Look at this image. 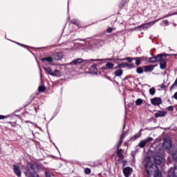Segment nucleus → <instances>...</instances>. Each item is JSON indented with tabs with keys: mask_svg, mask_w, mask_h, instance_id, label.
<instances>
[{
	"mask_svg": "<svg viewBox=\"0 0 177 177\" xmlns=\"http://www.w3.org/2000/svg\"><path fill=\"white\" fill-rule=\"evenodd\" d=\"M151 159L150 156H147L145 160L146 172L147 177H151V174L150 172H153V169H154V177H162L161 171L158 169V167L156 164H151L150 162Z\"/></svg>",
	"mask_w": 177,
	"mask_h": 177,
	"instance_id": "nucleus-1",
	"label": "nucleus"
},
{
	"mask_svg": "<svg viewBox=\"0 0 177 177\" xmlns=\"http://www.w3.org/2000/svg\"><path fill=\"white\" fill-rule=\"evenodd\" d=\"M37 167L36 164L28 163V165L24 167V174L28 177H39V175L35 172L34 170Z\"/></svg>",
	"mask_w": 177,
	"mask_h": 177,
	"instance_id": "nucleus-2",
	"label": "nucleus"
},
{
	"mask_svg": "<svg viewBox=\"0 0 177 177\" xmlns=\"http://www.w3.org/2000/svg\"><path fill=\"white\" fill-rule=\"evenodd\" d=\"M172 15L173 14L169 15L163 17H162L160 19H156L154 21L148 22L147 24H144L140 26L139 28H141V30H147L148 28H150L152 26H154V24H156V23L160 21V20H162V19H165L166 17H169V16H172Z\"/></svg>",
	"mask_w": 177,
	"mask_h": 177,
	"instance_id": "nucleus-3",
	"label": "nucleus"
},
{
	"mask_svg": "<svg viewBox=\"0 0 177 177\" xmlns=\"http://www.w3.org/2000/svg\"><path fill=\"white\" fill-rule=\"evenodd\" d=\"M103 59H86V60H84L82 58H78L77 59H74L73 61H72L69 64L71 65H73V66H78V64H81V63H91V62H101Z\"/></svg>",
	"mask_w": 177,
	"mask_h": 177,
	"instance_id": "nucleus-4",
	"label": "nucleus"
},
{
	"mask_svg": "<svg viewBox=\"0 0 177 177\" xmlns=\"http://www.w3.org/2000/svg\"><path fill=\"white\" fill-rule=\"evenodd\" d=\"M163 147L169 150L172 147V140L171 138L167 137L164 138Z\"/></svg>",
	"mask_w": 177,
	"mask_h": 177,
	"instance_id": "nucleus-5",
	"label": "nucleus"
},
{
	"mask_svg": "<svg viewBox=\"0 0 177 177\" xmlns=\"http://www.w3.org/2000/svg\"><path fill=\"white\" fill-rule=\"evenodd\" d=\"M149 142H153V138L149 137V138H146L145 140H143L141 142H140L139 147H140L141 149H143V147H145V146H146V145H147V143H149Z\"/></svg>",
	"mask_w": 177,
	"mask_h": 177,
	"instance_id": "nucleus-6",
	"label": "nucleus"
},
{
	"mask_svg": "<svg viewBox=\"0 0 177 177\" xmlns=\"http://www.w3.org/2000/svg\"><path fill=\"white\" fill-rule=\"evenodd\" d=\"M13 171L17 177H21V169L20 168V167H19L16 165H13Z\"/></svg>",
	"mask_w": 177,
	"mask_h": 177,
	"instance_id": "nucleus-7",
	"label": "nucleus"
},
{
	"mask_svg": "<svg viewBox=\"0 0 177 177\" xmlns=\"http://www.w3.org/2000/svg\"><path fill=\"white\" fill-rule=\"evenodd\" d=\"M153 161L155 164H157V165H160L162 163V161H164V159L160 155H156L153 157Z\"/></svg>",
	"mask_w": 177,
	"mask_h": 177,
	"instance_id": "nucleus-8",
	"label": "nucleus"
},
{
	"mask_svg": "<svg viewBox=\"0 0 177 177\" xmlns=\"http://www.w3.org/2000/svg\"><path fill=\"white\" fill-rule=\"evenodd\" d=\"M151 103L153 106H160V104H161V103H162L161 98H160V97L152 98V99H151Z\"/></svg>",
	"mask_w": 177,
	"mask_h": 177,
	"instance_id": "nucleus-9",
	"label": "nucleus"
},
{
	"mask_svg": "<svg viewBox=\"0 0 177 177\" xmlns=\"http://www.w3.org/2000/svg\"><path fill=\"white\" fill-rule=\"evenodd\" d=\"M123 174L125 177L131 176V174H132V168L126 167V168L123 169Z\"/></svg>",
	"mask_w": 177,
	"mask_h": 177,
	"instance_id": "nucleus-10",
	"label": "nucleus"
},
{
	"mask_svg": "<svg viewBox=\"0 0 177 177\" xmlns=\"http://www.w3.org/2000/svg\"><path fill=\"white\" fill-rule=\"evenodd\" d=\"M156 118H158L160 117H165L167 115V111H158L156 113H154Z\"/></svg>",
	"mask_w": 177,
	"mask_h": 177,
	"instance_id": "nucleus-11",
	"label": "nucleus"
},
{
	"mask_svg": "<svg viewBox=\"0 0 177 177\" xmlns=\"http://www.w3.org/2000/svg\"><path fill=\"white\" fill-rule=\"evenodd\" d=\"M134 59H136V66L140 65L142 62L147 61V58L146 57H136Z\"/></svg>",
	"mask_w": 177,
	"mask_h": 177,
	"instance_id": "nucleus-12",
	"label": "nucleus"
},
{
	"mask_svg": "<svg viewBox=\"0 0 177 177\" xmlns=\"http://www.w3.org/2000/svg\"><path fill=\"white\" fill-rule=\"evenodd\" d=\"M54 60H62L63 59V54L62 53H55L53 55Z\"/></svg>",
	"mask_w": 177,
	"mask_h": 177,
	"instance_id": "nucleus-13",
	"label": "nucleus"
},
{
	"mask_svg": "<svg viewBox=\"0 0 177 177\" xmlns=\"http://www.w3.org/2000/svg\"><path fill=\"white\" fill-rule=\"evenodd\" d=\"M89 73L90 74H97V68H96V66H91L89 68Z\"/></svg>",
	"mask_w": 177,
	"mask_h": 177,
	"instance_id": "nucleus-14",
	"label": "nucleus"
},
{
	"mask_svg": "<svg viewBox=\"0 0 177 177\" xmlns=\"http://www.w3.org/2000/svg\"><path fill=\"white\" fill-rule=\"evenodd\" d=\"M144 71L145 73H147L149 71H153L154 70V66L153 65H149V66H144Z\"/></svg>",
	"mask_w": 177,
	"mask_h": 177,
	"instance_id": "nucleus-15",
	"label": "nucleus"
},
{
	"mask_svg": "<svg viewBox=\"0 0 177 177\" xmlns=\"http://www.w3.org/2000/svg\"><path fill=\"white\" fill-rule=\"evenodd\" d=\"M164 56H165V53L159 54V55L155 56V59L156 60V62H160L162 60H163L164 58H162V57H164Z\"/></svg>",
	"mask_w": 177,
	"mask_h": 177,
	"instance_id": "nucleus-16",
	"label": "nucleus"
},
{
	"mask_svg": "<svg viewBox=\"0 0 177 177\" xmlns=\"http://www.w3.org/2000/svg\"><path fill=\"white\" fill-rule=\"evenodd\" d=\"M160 67L161 70H165V68L167 67V61L165 59H163L160 62Z\"/></svg>",
	"mask_w": 177,
	"mask_h": 177,
	"instance_id": "nucleus-17",
	"label": "nucleus"
},
{
	"mask_svg": "<svg viewBox=\"0 0 177 177\" xmlns=\"http://www.w3.org/2000/svg\"><path fill=\"white\" fill-rule=\"evenodd\" d=\"M114 68V64L108 62L106 64L105 67L102 68V69L106 70V68H108L109 70H111V68Z\"/></svg>",
	"mask_w": 177,
	"mask_h": 177,
	"instance_id": "nucleus-18",
	"label": "nucleus"
},
{
	"mask_svg": "<svg viewBox=\"0 0 177 177\" xmlns=\"http://www.w3.org/2000/svg\"><path fill=\"white\" fill-rule=\"evenodd\" d=\"M41 62H48V63H52V62H53V58L51 57H46V58H42L41 59Z\"/></svg>",
	"mask_w": 177,
	"mask_h": 177,
	"instance_id": "nucleus-19",
	"label": "nucleus"
},
{
	"mask_svg": "<svg viewBox=\"0 0 177 177\" xmlns=\"http://www.w3.org/2000/svg\"><path fill=\"white\" fill-rule=\"evenodd\" d=\"M62 73L59 70H55L54 73L53 72L52 77H61Z\"/></svg>",
	"mask_w": 177,
	"mask_h": 177,
	"instance_id": "nucleus-20",
	"label": "nucleus"
},
{
	"mask_svg": "<svg viewBox=\"0 0 177 177\" xmlns=\"http://www.w3.org/2000/svg\"><path fill=\"white\" fill-rule=\"evenodd\" d=\"M122 69H119L115 71L114 74L116 77H121V75H122Z\"/></svg>",
	"mask_w": 177,
	"mask_h": 177,
	"instance_id": "nucleus-21",
	"label": "nucleus"
},
{
	"mask_svg": "<svg viewBox=\"0 0 177 177\" xmlns=\"http://www.w3.org/2000/svg\"><path fill=\"white\" fill-rule=\"evenodd\" d=\"M128 66H129V65H128V63H127V62H123V63H122V64H118V68H125V67H127Z\"/></svg>",
	"mask_w": 177,
	"mask_h": 177,
	"instance_id": "nucleus-22",
	"label": "nucleus"
},
{
	"mask_svg": "<svg viewBox=\"0 0 177 177\" xmlns=\"http://www.w3.org/2000/svg\"><path fill=\"white\" fill-rule=\"evenodd\" d=\"M44 70L46 73H48L50 75H53V71H52V69L50 68H44Z\"/></svg>",
	"mask_w": 177,
	"mask_h": 177,
	"instance_id": "nucleus-23",
	"label": "nucleus"
},
{
	"mask_svg": "<svg viewBox=\"0 0 177 177\" xmlns=\"http://www.w3.org/2000/svg\"><path fill=\"white\" fill-rule=\"evenodd\" d=\"M117 154L119 158H124V155H122V149H118L117 151Z\"/></svg>",
	"mask_w": 177,
	"mask_h": 177,
	"instance_id": "nucleus-24",
	"label": "nucleus"
},
{
	"mask_svg": "<svg viewBox=\"0 0 177 177\" xmlns=\"http://www.w3.org/2000/svg\"><path fill=\"white\" fill-rule=\"evenodd\" d=\"M149 94L151 95V96H154V95H156V88L154 87H151L149 89Z\"/></svg>",
	"mask_w": 177,
	"mask_h": 177,
	"instance_id": "nucleus-25",
	"label": "nucleus"
},
{
	"mask_svg": "<svg viewBox=\"0 0 177 177\" xmlns=\"http://www.w3.org/2000/svg\"><path fill=\"white\" fill-rule=\"evenodd\" d=\"M143 103V100L138 98L136 101V106H140V104H142Z\"/></svg>",
	"mask_w": 177,
	"mask_h": 177,
	"instance_id": "nucleus-26",
	"label": "nucleus"
},
{
	"mask_svg": "<svg viewBox=\"0 0 177 177\" xmlns=\"http://www.w3.org/2000/svg\"><path fill=\"white\" fill-rule=\"evenodd\" d=\"M173 176L177 177V165H175L174 171H173Z\"/></svg>",
	"mask_w": 177,
	"mask_h": 177,
	"instance_id": "nucleus-27",
	"label": "nucleus"
},
{
	"mask_svg": "<svg viewBox=\"0 0 177 177\" xmlns=\"http://www.w3.org/2000/svg\"><path fill=\"white\" fill-rule=\"evenodd\" d=\"M172 158H173L174 161H176V162H177V151L174 152L172 153Z\"/></svg>",
	"mask_w": 177,
	"mask_h": 177,
	"instance_id": "nucleus-28",
	"label": "nucleus"
},
{
	"mask_svg": "<svg viewBox=\"0 0 177 177\" xmlns=\"http://www.w3.org/2000/svg\"><path fill=\"white\" fill-rule=\"evenodd\" d=\"M140 134H136L131 138V140H136L138 138H140Z\"/></svg>",
	"mask_w": 177,
	"mask_h": 177,
	"instance_id": "nucleus-29",
	"label": "nucleus"
},
{
	"mask_svg": "<svg viewBox=\"0 0 177 177\" xmlns=\"http://www.w3.org/2000/svg\"><path fill=\"white\" fill-rule=\"evenodd\" d=\"M71 23L72 24H75V26H78V24H80V22L78 21V20L77 19H73Z\"/></svg>",
	"mask_w": 177,
	"mask_h": 177,
	"instance_id": "nucleus-30",
	"label": "nucleus"
},
{
	"mask_svg": "<svg viewBox=\"0 0 177 177\" xmlns=\"http://www.w3.org/2000/svg\"><path fill=\"white\" fill-rule=\"evenodd\" d=\"M38 90L39 92H45V86H39Z\"/></svg>",
	"mask_w": 177,
	"mask_h": 177,
	"instance_id": "nucleus-31",
	"label": "nucleus"
},
{
	"mask_svg": "<svg viewBox=\"0 0 177 177\" xmlns=\"http://www.w3.org/2000/svg\"><path fill=\"white\" fill-rule=\"evenodd\" d=\"M138 74H142L143 73V68L139 67L137 68Z\"/></svg>",
	"mask_w": 177,
	"mask_h": 177,
	"instance_id": "nucleus-32",
	"label": "nucleus"
},
{
	"mask_svg": "<svg viewBox=\"0 0 177 177\" xmlns=\"http://www.w3.org/2000/svg\"><path fill=\"white\" fill-rule=\"evenodd\" d=\"M149 62L151 63H156V62H157L156 60V57H153L149 58Z\"/></svg>",
	"mask_w": 177,
	"mask_h": 177,
	"instance_id": "nucleus-33",
	"label": "nucleus"
},
{
	"mask_svg": "<svg viewBox=\"0 0 177 177\" xmlns=\"http://www.w3.org/2000/svg\"><path fill=\"white\" fill-rule=\"evenodd\" d=\"M84 172L86 175H89L91 174V169L89 168H86L84 170Z\"/></svg>",
	"mask_w": 177,
	"mask_h": 177,
	"instance_id": "nucleus-34",
	"label": "nucleus"
},
{
	"mask_svg": "<svg viewBox=\"0 0 177 177\" xmlns=\"http://www.w3.org/2000/svg\"><path fill=\"white\" fill-rule=\"evenodd\" d=\"M121 145H122V140H120L118 143L116 145L117 149H120V147L121 146Z\"/></svg>",
	"mask_w": 177,
	"mask_h": 177,
	"instance_id": "nucleus-35",
	"label": "nucleus"
},
{
	"mask_svg": "<svg viewBox=\"0 0 177 177\" xmlns=\"http://www.w3.org/2000/svg\"><path fill=\"white\" fill-rule=\"evenodd\" d=\"M125 136H127V134L125 133H123L120 136V140H124V139H125Z\"/></svg>",
	"mask_w": 177,
	"mask_h": 177,
	"instance_id": "nucleus-36",
	"label": "nucleus"
},
{
	"mask_svg": "<svg viewBox=\"0 0 177 177\" xmlns=\"http://www.w3.org/2000/svg\"><path fill=\"white\" fill-rule=\"evenodd\" d=\"M106 32H107L109 34L113 32V28H108V29L106 30Z\"/></svg>",
	"mask_w": 177,
	"mask_h": 177,
	"instance_id": "nucleus-37",
	"label": "nucleus"
},
{
	"mask_svg": "<svg viewBox=\"0 0 177 177\" xmlns=\"http://www.w3.org/2000/svg\"><path fill=\"white\" fill-rule=\"evenodd\" d=\"M15 44H17V45H19V46H23L24 48H26L27 47V46H26L24 44H20L19 42H15Z\"/></svg>",
	"mask_w": 177,
	"mask_h": 177,
	"instance_id": "nucleus-38",
	"label": "nucleus"
},
{
	"mask_svg": "<svg viewBox=\"0 0 177 177\" xmlns=\"http://www.w3.org/2000/svg\"><path fill=\"white\" fill-rule=\"evenodd\" d=\"M103 59H95V60H102ZM104 60H113L112 58H108L106 59H103L102 62H104Z\"/></svg>",
	"mask_w": 177,
	"mask_h": 177,
	"instance_id": "nucleus-39",
	"label": "nucleus"
},
{
	"mask_svg": "<svg viewBox=\"0 0 177 177\" xmlns=\"http://www.w3.org/2000/svg\"><path fill=\"white\" fill-rule=\"evenodd\" d=\"M159 86H160V89H165V84H160Z\"/></svg>",
	"mask_w": 177,
	"mask_h": 177,
	"instance_id": "nucleus-40",
	"label": "nucleus"
},
{
	"mask_svg": "<svg viewBox=\"0 0 177 177\" xmlns=\"http://www.w3.org/2000/svg\"><path fill=\"white\" fill-rule=\"evenodd\" d=\"M5 118H8L7 116L0 115V120H5Z\"/></svg>",
	"mask_w": 177,
	"mask_h": 177,
	"instance_id": "nucleus-41",
	"label": "nucleus"
},
{
	"mask_svg": "<svg viewBox=\"0 0 177 177\" xmlns=\"http://www.w3.org/2000/svg\"><path fill=\"white\" fill-rule=\"evenodd\" d=\"M124 60H127V62H129V63H132V59L129 57L124 59Z\"/></svg>",
	"mask_w": 177,
	"mask_h": 177,
	"instance_id": "nucleus-42",
	"label": "nucleus"
},
{
	"mask_svg": "<svg viewBox=\"0 0 177 177\" xmlns=\"http://www.w3.org/2000/svg\"><path fill=\"white\" fill-rule=\"evenodd\" d=\"M45 175H46V177H50V174L48 171L45 172Z\"/></svg>",
	"mask_w": 177,
	"mask_h": 177,
	"instance_id": "nucleus-43",
	"label": "nucleus"
},
{
	"mask_svg": "<svg viewBox=\"0 0 177 177\" xmlns=\"http://www.w3.org/2000/svg\"><path fill=\"white\" fill-rule=\"evenodd\" d=\"M127 67H128V68H133V66H132V64H128V66Z\"/></svg>",
	"mask_w": 177,
	"mask_h": 177,
	"instance_id": "nucleus-44",
	"label": "nucleus"
},
{
	"mask_svg": "<svg viewBox=\"0 0 177 177\" xmlns=\"http://www.w3.org/2000/svg\"><path fill=\"white\" fill-rule=\"evenodd\" d=\"M173 97L177 100V92L174 93Z\"/></svg>",
	"mask_w": 177,
	"mask_h": 177,
	"instance_id": "nucleus-45",
	"label": "nucleus"
},
{
	"mask_svg": "<svg viewBox=\"0 0 177 177\" xmlns=\"http://www.w3.org/2000/svg\"><path fill=\"white\" fill-rule=\"evenodd\" d=\"M163 23H164V24H165V26H168V24H169L168 21H163Z\"/></svg>",
	"mask_w": 177,
	"mask_h": 177,
	"instance_id": "nucleus-46",
	"label": "nucleus"
},
{
	"mask_svg": "<svg viewBox=\"0 0 177 177\" xmlns=\"http://www.w3.org/2000/svg\"><path fill=\"white\" fill-rule=\"evenodd\" d=\"M168 110H169L170 111H172L174 110V108L172 106H169Z\"/></svg>",
	"mask_w": 177,
	"mask_h": 177,
	"instance_id": "nucleus-47",
	"label": "nucleus"
},
{
	"mask_svg": "<svg viewBox=\"0 0 177 177\" xmlns=\"http://www.w3.org/2000/svg\"><path fill=\"white\" fill-rule=\"evenodd\" d=\"M10 124L12 125V127H15V123H13V122H10Z\"/></svg>",
	"mask_w": 177,
	"mask_h": 177,
	"instance_id": "nucleus-48",
	"label": "nucleus"
},
{
	"mask_svg": "<svg viewBox=\"0 0 177 177\" xmlns=\"http://www.w3.org/2000/svg\"><path fill=\"white\" fill-rule=\"evenodd\" d=\"M107 80H109V81H113L109 77H107Z\"/></svg>",
	"mask_w": 177,
	"mask_h": 177,
	"instance_id": "nucleus-49",
	"label": "nucleus"
},
{
	"mask_svg": "<svg viewBox=\"0 0 177 177\" xmlns=\"http://www.w3.org/2000/svg\"><path fill=\"white\" fill-rule=\"evenodd\" d=\"M123 129H125V124L123 125Z\"/></svg>",
	"mask_w": 177,
	"mask_h": 177,
	"instance_id": "nucleus-50",
	"label": "nucleus"
},
{
	"mask_svg": "<svg viewBox=\"0 0 177 177\" xmlns=\"http://www.w3.org/2000/svg\"><path fill=\"white\" fill-rule=\"evenodd\" d=\"M55 148L57 149V150H59V149H57V147H56V145H55Z\"/></svg>",
	"mask_w": 177,
	"mask_h": 177,
	"instance_id": "nucleus-51",
	"label": "nucleus"
},
{
	"mask_svg": "<svg viewBox=\"0 0 177 177\" xmlns=\"http://www.w3.org/2000/svg\"><path fill=\"white\" fill-rule=\"evenodd\" d=\"M40 77H42V74H40Z\"/></svg>",
	"mask_w": 177,
	"mask_h": 177,
	"instance_id": "nucleus-52",
	"label": "nucleus"
},
{
	"mask_svg": "<svg viewBox=\"0 0 177 177\" xmlns=\"http://www.w3.org/2000/svg\"><path fill=\"white\" fill-rule=\"evenodd\" d=\"M35 110H37V108H35Z\"/></svg>",
	"mask_w": 177,
	"mask_h": 177,
	"instance_id": "nucleus-53",
	"label": "nucleus"
},
{
	"mask_svg": "<svg viewBox=\"0 0 177 177\" xmlns=\"http://www.w3.org/2000/svg\"><path fill=\"white\" fill-rule=\"evenodd\" d=\"M0 153H1V147H0Z\"/></svg>",
	"mask_w": 177,
	"mask_h": 177,
	"instance_id": "nucleus-54",
	"label": "nucleus"
}]
</instances>
